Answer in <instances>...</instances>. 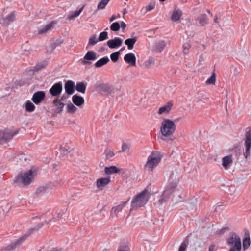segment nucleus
<instances>
[{"mask_svg":"<svg viewBox=\"0 0 251 251\" xmlns=\"http://www.w3.org/2000/svg\"><path fill=\"white\" fill-rule=\"evenodd\" d=\"M123 14L124 15H126V13H127V11L126 10V9H124L123 10Z\"/></svg>","mask_w":251,"mask_h":251,"instance_id":"e2e57ef3","label":"nucleus"},{"mask_svg":"<svg viewBox=\"0 0 251 251\" xmlns=\"http://www.w3.org/2000/svg\"><path fill=\"white\" fill-rule=\"evenodd\" d=\"M63 42V39L61 38L55 40L49 47V48L50 49V51H52L57 47L61 46Z\"/></svg>","mask_w":251,"mask_h":251,"instance_id":"473e14b6","label":"nucleus"},{"mask_svg":"<svg viewBox=\"0 0 251 251\" xmlns=\"http://www.w3.org/2000/svg\"><path fill=\"white\" fill-rule=\"evenodd\" d=\"M25 107L26 111L28 112H33L35 109V105L29 100L26 102Z\"/></svg>","mask_w":251,"mask_h":251,"instance_id":"e433bc0d","label":"nucleus"},{"mask_svg":"<svg viewBox=\"0 0 251 251\" xmlns=\"http://www.w3.org/2000/svg\"><path fill=\"white\" fill-rule=\"evenodd\" d=\"M244 145L245 151L244 152V156L245 158H248L251 155V127H249L246 129Z\"/></svg>","mask_w":251,"mask_h":251,"instance_id":"423d86ee","label":"nucleus"},{"mask_svg":"<svg viewBox=\"0 0 251 251\" xmlns=\"http://www.w3.org/2000/svg\"><path fill=\"white\" fill-rule=\"evenodd\" d=\"M116 19V16H114V15H112V16H111V17L110 18V19H109V21H110V22H112L113 21H114V20H115Z\"/></svg>","mask_w":251,"mask_h":251,"instance_id":"680f3d73","label":"nucleus"},{"mask_svg":"<svg viewBox=\"0 0 251 251\" xmlns=\"http://www.w3.org/2000/svg\"><path fill=\"white\" fill-rule=\"evenodd\" d=\"M196 20L201 26H204L208 23L207 16L205 14L199 15Z\"/></svg>","mask_w":251,"mask_h":251,"instance_id":"cd10ccee","label":"nucleus"},{"mask_svg":"<svg viewBox=\"0 0 251 251\" xmlns=\"http://www.w3.org/2000/svg\"><path fill=\"white\" fill-rule=\"evenodd\" d=\"M125 50V47H122V48L120 49V50L119 51H120V52L124 51Z\"/></svg>","mask_w":251,"mask_h":251,"instance_id":"69168bd1","label":"nucleus"},{"mask_svg":"<svg viewBox=\"0 0 251 251\" xmlns=\"http://www.w3.org/2000/svg\"><path fill=\"white\" fill-rule=\"evenodd\" d=\"M129 250L128 246H124L118 248L117 251H128Z\"/></svg>","mask_w":251,"mask_h":251,"instance_id":"6e6d98bb","label":"nucleus"},{"mask_svg":"<svg viewBox=\"0 0 251 251\" xmlns=\"http://www.w3.org/2000/svg\"><path fill=\"white\" fill-rule=\"evenodd\" d=\"M182 15V11L180 9H177L176 7L174 10L171 16L172 21L173 22L178 21L181 18Z\"/></svg>","mask_w":251,"mask_h":251,"instance_id":"5701e85b","label":"nucleus"},{"mask_svg":"<svg viewBox=\"0 0 251 251\" xmlns=\"http://www.w3.org/2000/svg\"><path fill=\"white\" fill-rule=\"evenodd\" d=\"M47 64L46 62L43 61L42 62L38 63L35 66H32L30 68L29 71H31L32 73L37 72L45 68Z\"/></svg>","mask_w":251,"mask_h":251,"instance_id":"412c9836","label":"nucleus"},{"mask_svg":"<svg viewBox=\"0 0 251 251\" xmlns=\"http://www.w3.org/2000/svg\"><path fill=\"white\" fill-rule=\"evenodd\" d=\"M102 251H108V250L106 249H104Z\"/></svg>","mask_w":251,"mask_h":251,"instance_id":"774afa93","label":"nucleus"},{"mask_svg":"<svg viewBox=\"0 0 251 251\" xmlns=\"http://www.w3.org/2000/svg\"><path fill=\"white\" fill-rule=\"evenodd\" d=\"M176 128V125L173 121L169 119H164L160 126V131L161 134L160 139L163 141H166L167 139L170 141H173L175 138L173 135Z\"/></svg>","mask_w":251,"mask_h":251,"instance_id":"f257e3e1","label":"nucleus"},{"mask_svg":"<svg viewBox=\"0 0 251 251\" xmlns=\"http://www.w3.org/2000/svg\"><path fill=\"white\" fill-rule=\"evenodd\" d=\"M62 100L61 99H57L53 100V106L55 107L54 110L55 114L60 113L63 111L64 104Z\"/></svg>","mask_w":251,"mask_h":251,"instance_id":"a211bd4d","label":"nucleus"},{"mask_svg":"<svg viewBox=\"0 0 251 251\" xmlns=\"http://www.w3.org/2000/svg\"><path fill=\"white\" fill-rule=\"evenodd\" d=\"M129 199L124 202H122L120 204L112 207L110 211V215L112 217H117L118 213L121 212L122 209L125 207L128 202Z\"/></svg>","mask_w":251,"mask_h":251,"instance_id":"2eb2a0df","label":"nucleus"},{"mask_svg":"<svg viewBox=\"0 0 251 251\" xmlns=\"http://www.w3.org/2000/svg\"><path fill=\"white\" fill-rule=\"evenodd\" d=\"M191 48V45L189 43H186L183 45V53L187 54L189 52V50Z\"/></svg>","mask_w":251,"mask_h":251,"instance_id":"603ef678","label":"nucleus"},{"mask_svg":"<svg viewBox=\"0 0 251 251\" xmlns=\"http://www.w3.org/2000/svg\"><path fill=\"white\" fill-rule=\"evenodd\" d=\"M76 90L81 93H85L86 89V84L83 82H79L76 83Z\"/></svg>","mask_w":251,"mask_h":251,"instance_id":"7c9ffc66","label":"nucleus"},{"mask_svg":"<svg viewBox=\"0 0 251 251\" xmlns=\"http://www.w3.org/2000/svg\"><path fill=\"white\" fill-rule=\"evenodd\" d=\"M155 7V3H151L146 7L147 11H150L153 10Z\"/></svg>","mask_w":251,"mask_h":251,"instance_id":"864d4df0","label":"nucleus"},{"mask_svg":"<svg viewBox=\"0 0 251 251\" xmlns=\"http://www.w3.org/2000/svg\"><path fill=\"white\" fill-rule=\"evenodd\" d=\"M108 38V33L104 31L100 34L98 38V41L100 42L103 41L107 39Z\"/></svg>","mask_w":251,"mask_h":251,"instance_id":"79ce46f5","label":"nucleus"},{"mask_svg":"<svg viewBox=\"0 0 251 251\" xmlns=\"http://www.w3.org/2000/svg\"><path fill=\"white\" fill-rule=\"evenodd\" d=\"M232 163L231 155L225 156L222 159V165L225 169H227L229 166Z\"/></svg>","mask_w":251,"mask_h":251,"instance_id":"a878e982","label":"nucleus"},{"mask_svg":"<svg viewBox=\"0 0 251 251\" xmlns=\"http://www.w3.org/2000/svg\"><path fill=\"white\" fill-rule=\"evenodd\" d=\"M84 7L85 5H83L78 10L75 11L72 14H70L68 17V19L69 20H72L75 17H78L83 11Z\"/></svg>","mask_w":251,"mask_h":251,"instance_id":"c9c22d12","label":"nucleus"},{"mask_svg":"<svg viewBox=\"0 0 251 251\" xmlns=\"http://www.w3.org/2000/svg\"><path fill=\"white\" fill-rule=\"evenodd\" d=\"M109 61V59L107 56H105L98 60L94 64L95 67L100 68L107 64Z\"/></svg>","mask_w":251,"mask_h":251,"instance_id":"c85d7f7f","label":"nucleus"},{"mask_svg":"<svg viewBox=\"0 0 251 251\" xmlns=\"http://www.w3.org/2000/svg\"><path fill=\"white\" fill-rule=\"evenodd\" d=\"M226 244L230 247L229 251H241V241L240 238L234 232H231L227 239Z\"/></svg>","mask_w":251,"mask_h":251,"instance_id":"20e7f679","label":"nucleus"},{"mask_svg":"<svg viewBox=\"0 0 251 251\" xmlns=\"http://www.w3.org/2000/svg\"><path fill=\"white\" fill-rule=\"evenodd\" d=\"M176 187L175 183H170L165 189L161 195V198L159 199V202L160 204L166 202L171 197L174 189Z\"/></svg>","mask_w":251,"mask_h":251,"instance_id":"6e6552de","label":"nucleus"},{"mask_svg":"<svg viewBox=\"0 0 251 251\" xmlns=\"http://www.w3.org/2000/svg\"><path fill=\"white\" fill-rule=\"evenodd\" d=\"M214 21L215 23H218V17L216 16L214 19Z\"/></svg>","mask_w":251,"mask_h":251,"instance_id":"0e129e2a","label":"nucleus"},{"mask_svg":"<svg viewBox=\"0 0 251 251\" xmlns=\"http://www.w3.org/2000/svg\"><path fill=\"white\" fill-rule=\"evenodd\" d=\"M63 90L62 83L58 82L54 84L49 90L50 94L53 97L59 96Z\"/></svg>","mask_w":251,"mask_h":251,"instance_id":"9d476101","label":"nucleus"},{"mask_svg":"<svg viewBox=\"0 0 251 251\" xmlns=\"http://www.w3.org/2000/svg\"><path fill=\"white\" fill-rule=\"evenodd\" d=\"M125 62L130 64L131 66H134L136 65V57L132 53H128L126 54L124 57Z\"/></svg>","mask_w":251,"mask_h":251,"instance_id":"6ab92c4d","label":"nucleus"},{"mask_svg":"<svg viewBox=\"0 0 251 251\" xmlns=\"http://www.w3.org/2000/svg\"><path fill=\"white\" fill-rule=\"evenodd\" d=\"M239 71L238 70V69L236 68V67H235L234 69V75L235 76H237L238 75V74H239Z\"/></svg>","mask_w":251,"mask_h":251,"instance_id":"bf43d9fd","label":"nucleus"},{"mask_svg":"<svg viewBox=\"0 0 251 251\" xmlns=\"http://www.w3.org/2000/svg\"><path fill=\"white\" fill-rule=\"evenodd\" d=\"M77 108L71 102L67 105V111L70 114H74L77 111Z\"/></svg>","mask_w":251,"mask_h":251,"instance_id":"58836bf2","label":"nucleus"},{"mask_svg":"<svg viewBox=\"0 0 251 251\" xmlns=\"http://www.w3.org/2000/svg\"><path fill=\"white\" fill-rule=\"evenodd\" d=\"M54 24V23L52 21V22L50 23L49 24L46 25L44 28L40 29L39 30V33L40 34H43V33L46 32L47 31H48V30H49L52 27Z\"/></svg>","mask_w":251,"mask_h":251,"instance_id":"f704fd0d","label":"nucleus"},{"mask_svg":"<svg viewBox=\"0 0 251 251\" xmlns=\"http://www.w3.org/2000/svg\"><path fill=\"white\" fill-rule=\"evenodd\" d=\"M98 41V39H97L96 35H93L89 39L88 45L94 46L96 45Z\"/></svg>","mask_w":251,"mask_h":251,"instance_id":"de8ad7c7","label":"nucleus"},{"mask_svg":"<svg viewBox=\"0 0 251 251\" xmlns=\"http://www.w3.org/2000/svg\"><path fill=\"white\" fill-rule=\"evenodd\" d=\"M137 40L136 37L131 38H128L125 41V44L127 46L128 50H131L133 48L134 45Z\"/></svg>","mask_w":251,"mask_h":251,"instance_id":"c756f323","label":"nucleus"},{"mask_svg":"<svg viewBox=\"0 0 251 251\" xmlns=\"http://www.w3.org/2000/svg\"><path fill=\"white\" fill-rule=\"evenodd\" d=\"M35 175L36 171L30 169L26 172L18 175L15 180V182L24 186L29 185L31 183Z\"/></svg>","mask_w":251,"mask_h":251,"instance_id":"f03ea898","label":"nucleus"},{"mask_svg":"<svg viewBox=\"0 0 251 251\" xmlns=\"http://www.w3.org/2000/svg\"><path fill=\"white\" fill-rule=\"evenodd\" d=\"M69 147L67 146L66 145H62L61 147H60V151L61 152V153L64 155H67L68 152H69L68 151L69 150Z\"/></svg>","mask_w":251,"mask_h":251,"instance_id":"49530a36","label":"nucleus"},{"mask_svg":"<svg viewBox=\"0 0 251 251\" xmlns=\"http://www.w3.org/2000/svg\"><path fill=\"white\" fill-rule=\"evenodd\" d=\"M19 129L13 131L9 129H5L2 131H0V142L4 143L11 140L15 135L19 132Z\"/></svg>","mask_w":251,"mask_h":251,"instance_id":"0eeeda50","label":"nucleus"},{"mask_svg":"<svg viewBox=\"0 0 251 251\" xmlns=\"http://www.w3.org/2000/svg\"><path fill=\"white\" fill-rule=\"evenodd\" d=\"M49 189L50 186L49 184L41 186L37 189L35 194L36 195H39L42 193L47 192Z\"/></svg>","mask_w":251,"mask_h":251,"instance_id":"2f4dec72","label":"nucleus"},{"mask_svg":"<svg viewBox=\"0 0 251 251\" xmlns=\"http://www.w3.org/2000/svg\"><path fill=\"white\" fill-rule=\"evenodd\" d=\"M120 55V51L113 52L110 54V58L114 62H116L119 59Z\"/></svg>","mask_w":251,"mask_h":251,"instance_id":"a18cd8bd","label":"nucleus"},{"mask_svg":"<svg viewBox=\"0 0 251 251\" xmlns=\"http://www.w3.org/2000/svg\"><path fill=\"white\" fill-rule=\"evenodd\" d=\"M215 248V246L214 244H211L209 247V251H214Z\"/></svg>","mask_w":251,"mask_h":251,"instance_id":"052dcab7","label":"nucleus"},{"mask_svg":"<svg viewBox=\"0 0 251 251\" xmlns=\"http://www.w3.org/2000/svg\"><path fill=\"white\" fill-rule=\"evenodd\" d=\"M16 18V13L15 11L11 12L10 14L5 17H3L0 19V24L7 25L10 22H13Z\"/></svg>","mask_w":251,"mask_h":251,"instance_id":"ddd939ff","label":"nucleus"},{"mask_svg":"<svg viewBox=\"0 0 251 251\" xmlns=\"http://www.w3.org/2000/svg\"><path fill=\"white\" fill-rule=\"evenodd\" d=\"M120 26L122 29V30H124L126 29V24L123 21H122L121 23Z\"/></svg>","mask_w":251,"mask_h":251,"instance_id":"13d9d810","label":"nucleus"},{"mask_svg":"<svg viewBox=\"0 0 251 251\" xmlns=\"http://www.w3.org/2000/svg\"><path fill=\"white\" fill-rule=\"evenodd\" d=\"M75 84L72 80L67 81L64 85L65 92L68 95H72L75 92Z\"/></svg>","mask_w":251,"mask_h":251,"instance_id":"f3484780","label":"nucleus"},{"mask_svg":"<svg viewBox=\"0 0 251 251\" xmlns=\"http://www.w3.org/2000/svg\"><path fill=\"white\" fill-rule=\"evenodd\" d=\"M72 101L75 105L80 106L84 103V98L78 95H74L72 97Z\"/></svg>","mask_w":251,"mask_h":251,"instance_id":"4be33fe9","label":"nucleus"},{"mask_svg":"<svg viewBox=\"0 0 251 251\" xmlns=\"http://www.w3.org/2000/svg\"><path fill=\"white\" fill-rule=\"evenodd\" d=\"M163 155L158 151H152L148 156L145 167L152 171L160 162Z\"/></svg>","mask_w":251,"mask_h":251,"instance_id":"39448f33","label":"nucleus"},{"mask_svg":"<svg viewBox=\"0 0 251 251\" xmlns=\"http://www.w3.org/2000/svg\"><path fill=\"white\" fill-rule=\"evenodd\" d=\"M166 46V43L164 41H160L157 43L153 48V50L156 53H160Z\"/></svg>","mask_w":251,"mask_h":251,"instance_id":"b1692460","label":"nucleus"},{"mask_svg":"<svg viewBox=\"0 0 251 251\" xmlns=\"http://www.w3.org/2000/svg\"><path fill=\"white\" fill-rule=\"evenodd\" d=\"M97 58L96 53L93 51H89L84 55L81 60L83 65H90L91 62L90 61H94Z\"/></svg>","mask_w":251,"mask_h":251,"instance_id":"9b49d317","label":"nucleus"},{"mask_svg":"<svg viewBox=\"0 0 251 251\" xmlns=\"http://www.w3.org/2000/svg\"><path fill=\"white\" fill-rule=\"evenodd\" d=\"M104 172L106 174L110 175L119 173L120 172V169L115 166H110L109 167H105L104 168Z\"/></svg>","mask_w":251,"mask_h":251,"instance_id":"bb28decb","label":"nucleus"},{"mask_svg":"<svg viewBox=\"0 0 251 251\" xmlns=\"http://www.w3.org/2000/svg\"><path fill=\"white\" fill-rule=\"evenodd\" d=\"M130 148V145L129 144L124 143L122 144L121 151L126 152L129 154Z\"/></svg>","mask_w":251,"mask_h":251,"instance_id":"ea45409f","label":"nucleus"},{"mask_svg":"<svg viewBox=\"0 0 251 251\" xmlns=\"http://www.w3.org/2000/svg\"><path fill=\"white\" fill-rule=\"evenodd\" d=\"M110 28L113 31H118L120 28V25L118 22H115L111 25Z\"/></svg>","mask_w":251,"mask_h":251,"instance_id":"a19ab883","label":"nucleus"},{"mask_svg":"<svg viewBox=\"0 0 251 251\" xmlns=\"http://www.w3.org/2000/svg\"><path fill=\"white\" fill-rule=\"evenodd\" d=\"M23 243V241L20 238L15 240L13 243L9 244L3 248V250L5 251H12L16 249V248L20 246Z\"/></svg>","mask_w":251,"mask_h":251,"instance_id":"aec40b11","label":"nucleus"},{"mask_svg":"<svg viewBox=\"0 0 251 251\" xmlns=\"http://www.w3.org/2000/svg\"><path fill=\"white\" fill-rule=\"evenodd\" d=\"M154 63V60L152 57H150L144 63V67L147 69H149L151 67L152 65Z\"/></svg>","mask_w":251,"mask_h":251,"instance_id":"4c0bfd02","label":"nucleus"},{"mask_svg":"<svg viewBox=\"0 0 251 251\" xmlns=\"http://www.w3.org/2000/svg\"><path fill=\"white\" fill-rule=\"evenodd\" d=\"M146 193L147 190H144L134 197L131 201L130 211L143 206L147 202L148 199L146 196Z\"/></svg>","mask_w":251,"mask_h":251,"instance_id":"7ed1b4c3","label":"nucleus"},{"mask_svg":"<svg viewBox=\"0 0 251 251\" xmlns=\"http://www.w3.org/2000/svg\"><path fill=\"white\" fill-rule=\"evenodd\" d=\"M104 153L107 159H110L114 155V152L109 149H106L105 150Z\"/></svg>","mask_w":251,"mask_h":251,"instance_id":"09e8293b","label":"nucleus"},{"mask_svg":"<svg viewBox=\"0 0 251 251\" xmlns=\"http://www.w3.org/2000/svg\"><path fill=\"white\" fill-rule=\"evenodd\" d=\"M96 88L102 94L107 96L110 95L114 93L115 91V88L108 83H97L96 85Z\"/></svg>","mask_w":251,"mask_h":251,"instance_id":"1a4fd4ad","label":"nucleus"},{"mask_svg":"<svg viewBox=\"0 0 251 251\" xmlns=\"http://www.w3.org/2000/svg\"><path fill=\"white\" fill-rule=\"evenodd\" d=\"M45 99V92L43 91H39L35 92L31 99L36 104L41 103Z\"/></svg>","mask_w":251,"mask_h":251,"instance_id":"f8f14e48","label":"nucleus"},{"mask_svg":"<svg viewBox=\"0 0 251 251\" xmlns=\"http://www.w3.org/2000/svg\"><path fill=\"white\" fill-rule=\"evenodd\" d=\"M17 84L19 85L20 86H21L24 84V83L23 82L21 83L20 82H18Z\"/></svg>","mask_w":251,"mask_h":251,"instance_id":"338daca9","label":"nucleus"},{"mask_svg":"<svg viewBox=\"0 0 251 251\" xmlns=\"http://www.w3.org/2000/svg\"><path fill=\"white\" fill-rule=\"evenodd\" d=\"M187 246V245L185 242L182 243L179 246L178 251H185Z\"/></svg>","mask_w":251,"mask_h":251,"instance_id":"5fc2aeb1","label":"nucleus"},{"mask_svg":"<svg viewBox=\"0 0 251 251\" xmlns=\"http://www.w3.org/2000/svg\"><path fill=\"white\" fill-rule=\"evenodd\" d=\"M122 40L119 37H115L107 42V46L111 49H114L120 47L122 44Z\"/></svg>","mask_w":251,"mask_h":251,"instance_id":"dca6fc26","label":"nucleus"},{"mask_svg":"<svg viewBox=\"0 0 251 251\" xmlns=\"http://www.w3.org/2000/svg\"><path fill=\"white\" fill-rule=\"evenodd\" d=\"M216 81V75L213 73L211 76L206 81L207 84H215Z\"/></svg>","mask_w":251,"mask_h":251,"instance_id":"c03bdc74","label":"nucleus"},{"mask_svg":"<svg viewBox=\"0 0 251 251\" xmlns=\"http://www.w3.org/2000/svg\"><path fill=\"white\" fill-rule=\"evenodd\" d=\"M250 245V239L249 237L244 239L243 246L244 250L247 249Z\"/></svg>","mask_w":251,"mask_h":251,"instance_id":"8fccbe9b","label":"nucleus"},{"mask_svg":"<svg viewBox=\"0 0 251 251\" xmlns=\"http://www.w3.org/2000/svg\"><path fill=\"white\" fill-rule=\"evenodd\" d=\"M111 181L110 176L106 177H101L97 179L96 181L97 187L100 190H103V188L107 186Z\"/></svg>","mask_w":251,"mask_h":251,"instance_id":"4468645a","label":"nucleus"},{"mask_svg":"<svg viewBox=\"0 0 251 251\" xmlns=\"http://www.w3.org/2000/svg\"><path fill=\"white\" fill-rule=\"evenodd\" d=\"M35 231H36V230H35L34 227L30 228L28 229V230L26 231V232L25 233L24 235H23L20 238L21 239V240L23 241V242H24L29 236H30L31 235H32Z\"/></svg>","mask_w":251,"mask_h":251,"instance_id":"72a5a7b5","label":"nucleus"},{"mask_svg":"<svg viewBox=\"0 0 251 251\" xmlns=\"http://www.w3.org/2000/svg\"><path fill=\"white\" fill-rule=\"evenodd\" d=\"M196 245V247L194 248L193 251H202V246L199 244L198 245Z\"/></svg>","mask_w":251,"mask_h":251,"instance_id":"4d7b16f0","label":"nucleus"},{"mask_svg":"<svg viewBox=\"0 0 251 251\" xmlns=\"http://www.w3.org/2000/svg\"><path fill=\"white\" fill-rule=\"evenodd\" d=\"M110 0H101L98 4L97 8L102 9L105 8Z\"/></svg>","mask_w":251,"mask_h":251,"instance_id":"37998d69","label":"nucleus"},{"mask_svg":"<svg viewBox=\"0 0 251 251\" xmlns=\"http://www.w3.org/2000/svg\"><path fill=\"white\" fill-rule=\"evenodd\" d=\"M50 221V220L49 221L45 220L44 222H41V223L37 224L34 227V228H35V230H36V231H38V230H39L40 228H41L45 224H48Z\"/></svg>","mask_w":251,"mask_h":251,"instance_id":"3c124183","label":"nucleus"},{"mask_svg":"<svg viewBox=\"0 0 251 251\" xmlns=\"http://www.w3.org/2000/svg\"><path fill=\"white\" fill-rule=\"evenodd\" d=\"M173 106V103L168 102L167 104L161 107L158 111L159 114H162L164 113L168 114L170 111Z\"/></svg>","mask_w":251,"mask_h":251,"instance_id":"393cba45","label":"nucleus"}]
</instances>
